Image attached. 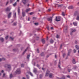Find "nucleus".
Wrapping results in <instances>:
<instances>
[{
  "label": "nucleus",
  "instance_id": "obj_1",
  "mask_svg": "<svg viewBox=\"0 0 79 79\" xmlns=\"http://www.w3.org/2000/svg\"><path fill=\"white\" fill-rule=\"evenodd\" d=\"M76 15H77L76 18L77 20H79V14H78V12L77 11H76L74 15V16H76Z\"/></svg>",
  "mask_w": 79,
  "mask_h": 79
},
{
  "label": "nucleus",
  "instance_id": "obj_2",
  "mask_svg": "<svg viewBox=\"0 0 79 79\" xmlns=\"http://www.w3.org/2000/svg\"><path fill=\"white\" fill-rule=\"evenodd\" d=\"M61 20V17L60 16L56 17V21L57 22L60 21Z\"/></svg>",
  "mask_w": 79,
  "mask_h": 79
},
{
  "label": "nucleus",
  "instance_id": "obj_3",
  "mask_svg": "<svg viewBox=\"0 0 79 79\" xmlns=\"http://www.w3.org/2000/svg\"><path fill=\"white\" fill-rule=\"evenodd\" d=\"M15 73L16 74H19L21 73V70L20 68L17 69V70H16Z\"/></svg>",
  "mask_w": 79,
  "mask_h": 79
},
{
  "label": "nucleus",
  "instance_id": "obj_4",
  "mask_svg": "<svg viewBox=\"0 0 79 79\" xmlns=\"http://www.w3.org/2000/svg\"><path fill=\"white\" fill-rule=\"evenodd\" d=\"M47 20L48 21H50V22H52V17H50L49 18L47 19Z\"/></svg>",
  "mask_w": 79,
  "mask_h": 79
},
{
  "label": "nucleus",
  "instance_id": "obj_5",
  "mask_svg": "<svg viewBox=\"0 0 79 79\" xmlns=\"http://www.w3.org/2000/svg\"><path fill=\"white\" fill-rule=\"evenodd\" d=\"M49 76L50 78H52V77H54L53 74L52 73L50 74L49 75Z\"/></svg>",
  "mask_w": 79,
  "mask_h": 79
},
{
  "label": "nucleus",
  "instance_id": "obj_6",
  "mask_svg": "<svg viewBox=\"0 0 79 79\" xmlns=\"http://www.w3.org/2000/svg\"><path fill=\"white\" fill-rule=\"evenodd\" d=\"M49 73H50V72L48 71V70H47L45 76H48V75H49Z\"/></svg>",
  "mask_w": 79,
  "mask_h": 79
},
{
  "label": "nucleus",
  "instance_id": "obj_7",
  "mask_svg": "<svg viewBox=\"0 0 79 79\" xmlns=\"http://www.w3.org/2000/svg\"><path fill=\"white\" fill-rule=\"evenodd\" d=\"M76 29L72 30V32L70 33V35H73V33L74 32H76Z\"/></svg>",
  "mask_w": 79,
  "mask_h": 79
},
{
  "label": "nucleus",
  "instance_id": "obj_8",
  "mask_svg": "<svg viewBox=\"0 0 79 79\" xmlns=\"http://www.w3.org/2000/svg\"><path fill=\"white\" fill-rule=\"evenodd\" d=\"M10 10H11V8L10 7H7L6 9V11H10Z\"/></svg>",
  "mask_w": 79,
  "mask_h": 79
},
{
  "label": "nucleus",
  "instance_id": "obj_9",
  "mask_svg": "<svg viewBox=\"0 0 79 79\" xmlns=\"http://www.w3.org/2000/svg\"><path fill=\"white\" fill-rule=\"evenodd\" d=\"M22 15L23 17H24V16H26V14L24 12H22Z\"/></svg>",
  "mask_w": 79,
  "mask_h": 79
},
{
  "label": "nucleus",
  "instance_id": "obj_10",
  "mask_svg": "<svg viewBox=\"0 0 79 79\" xmlns=\"http://www.w3.org/2000/svg\"><path fill=\"white\" fill-rule=\"evenodd\" d=\"M11 13H10L8 15V17L9 18H10L11 17Z\"/></svg>",
  "mask_w": 79,
  "mask_h": 79
},
{
  "label": "nucleus",
  "instance_id": "obj_11",
  "mask_svg": "<svg viewBox=\"0 0 79 79\" xmlns=\"http://www.w3.org/2000/svg\"><path fill=\"white\" fill-rule=\"evenodd\" d=\"M23 3L25 5L26 3V0H22Z\"/></svg>",
  "mask_w": 79,
  "mask_h": 79
},
{
  "label": "nucleus",
  "instance_id": "obj_12",
  "mask_svg": "<svg viewBox=\"0 0 79 79\" xmlns=\"http://www.w3.org/2000/svg\"><path fill=\"white\" fill-rule=\"evenodd\" d=\"M60 60H59V64L58 65V68H61V67H60Z\"/></svg>",
  "mask_w": 79,
  "mask_h": 79
},
{
  "label": "nucleus",
  "instance_id": "obj_13",
  "mask_svg": "<svg viewBox=\"0 0 79 79\" xmlns=\"http://www.w3.org/2000/svg\"><path fill=\"white\" fill-rule=\"evenodd\" d=\"M75 47H76V48L77 50H79V46H78L77 45H76L75 46Z\"/></svg>",
  "mask_w": 79,
  "mask_h": 79
},
{
  "label": "nucleus",
  "instance_id": "obj_14",
  "mask_svg": "<svg viewBox=\"0 0 79 79\" xmlns=\"http://www.w3.org/2000/svg\"><path fill=\"white\" fill-rule=\"evenodd\" d=\"M28 48H27L25 50V51L23 52V54L24 55L25 53H26V52L27 50V49Z\"/></svg>",
  "mask_w": 79,
  "mask_h": 79
},
{
  "label": "nucleus",
  "instance_id": "obj_15",
  "mask_svg": "<svg viewBox=\"0 0 79 79\" xmlns=\"http://www.w3.org/2000/svg\"><path fill=\"white\" fill-rule=\"evenodd\" d=\"M71 49H70L68 53V56H69V54H70V52H71Z\"/></svg>",
  "mask_w": 79,
  "mask_h": 79
},
{
  "label": "nucleus",
  "instance_id": "obj_16",
  "mask_svg": "<svg viewBox=\"0 0 79 79\" xmlns=\"http://www.w3.org/2000/svg\"><path fill=\"white\" fill-rule=\"evenodd\" d=\"M42 42L43 44H44L45 42V40L44 39H42Z\"/></svg>",
  "mask_w": 79,
  "mask_h": 79
},
{
  "label": "nucleus",
  "instance_id": "obj_17",
  "mask_svg": "<svg viewBox=\"0 0 79 79\" xmlns=\"http://www.w3.org/2000/svg\"><path fill=\"white\" fill-rule=\"evenodd\" d=\"M72 62L73 64H76V61H75V60H74V59H73Z\"/></svg>",
  "mask_w": 79,
  "mask_h": 79
},
{
  "label": "nucleus",
  "instance_id": "obj_18",
  "mask_svg": "<svg viewBox=\"0 0 79 79\" xmlns=\"http://www.w3.org/2000/svg\"><path fill=\"white\" fill-rule=\"evenodd\" d=\"M0 40L2 41V42H3L4 41V39H3V38H1Z\"/></svg>",
  "mask_w": 79,
  "mask_h": 79
},
{
  "label": "nucleus",
  "instance_id": "obj_19",
  "mask_svg": "<svg viewBox=\"0 0 79 79\" xmlns=\"http://www.w3.org/2000/svg\"><path fill=\"white\" fill-rule=\"evenodd\" d=\"M18 12L19 14V13H20V9H19V8L18 9Z\"/></svg>",
  "mask_w": 79,
  "mask_h": 79
},
{
  "label": "nucleus",
  "instance_id": "obj_20",
  "mask_svg": "<svg viewBox=\"0 0 79 79\" xmlns=\"http://www.w3.org/2000/svg\"><path fill=\"white\" fill-rule=\"evenodd\" d=\"M5 60V58H2V59L0 58V61H2V60Z\"/></svg>",
  "mask_w": 79,
  "mask_h": 79
},
{
  "label": "nucleus",
  "instance_id": "obj_21",
  "mask_svg": "<svg viewBox=\"0 0 79 79\" xmlns=\"http://www.w3.org/2000/svg\"><path fill=\"white\" fill-rule=\"evenodd\" d=\"M7 67L9 69H11V66L10 65H8Z\"/></svg>",
  "mask_w": 79,
  "mask_h": 79
},
{
  "label": "nucleus",
  "instance_id": "obj_22",
  "mask_svg": "<svg viewBox=\"0 0 79 79\" xmlns=\"http://www.w3.org/2000/svg\"><path fill=\"white\" fill-rule=\"evenodd\" d=\"M50 42L51 44H53V40H50Z\"/></svg>",
  "mask_w": 79,
  "mask_h": 79
},
{
  "label": "nucleus",
  "instance_id": "obj_23",
  "mask_svg": "<svg viewBox=\"0 0 79 79\" xmlns=\"http://www.w3.org/2000/svg\"><path fill=\"white\" fill-rule=\"evenodd\" d=\"M73 24H74V26H77V23L74 22Z\"/></svg>",
  "mask_w": 79,
  "mask_h": 79
},
{
  "label": "nucleus",
  "instance_id": "obj_24",
  "mask_svg": "<svg viewBox=\"0 0 79 79\" xmlns=\"http://www.w3.org/2000/svg\"><path fill=\"white\" fill-rule=\"evenodd\" d=\"M30 8L26 10V12H28L29 11H30Z\"/></svg>",
  "mask_w": 79,
  "mask_h": 79
},
{
  "label": "nucleus",
  "instance_id": "obj_25",
  "mask_svg": "<svg viewBox=\"0 0 79 79\" xmlns=\"http://www.w3.org/2000/svg\"><path fill=\"white\" fill-rule=\"evenodd\" d=\"M17 4V3H16V2H15V3L13 5L14 6H16Z\"/></svg>",
  "mask_w": 79,
  "mask_h": 79
},
{
  "label": "nucleus",
  "instance_id": "obj_26",
  "mask_svg": "<svg viewBox=\"0 0 79 79\" xmlns=\"http://www.w3.org/2000/svg\"><path fill=\"white\" fill-rule=\"evenodd\" d=\"M73 6H70L69 7V9H73Z\"/></svg>",
  "mask_w": 79,
  "mask_h": 79
},
{
  "label": "nucleus",
  "instance_id": "obj_27",
  "mask_svg": "<svg viewBox=\"0 0 79 79\" xmlns=\"http://www.w3.org/2000/svg\"><path fill=\"white\" fill-rule=\"evenodd\" d=\"M16 13H15L14 14V18H16Z\"/></svg>",
  "mask_w": 79,
  "mask_h": 79
},
{
  "label": "nucleus",
  "instance_id": "obj_28",
  "mask_svg": "<svg viewBox=\"0 0 79 79\" xmlns=\"http://www.w3.org/2000/svg\"><path fill=\"white\" fill-rule=\"evenodd\" d=\"M62 14L63 16H65V15H64V12H62Z\"/></svg>",
  "mask_w": 79,
  "mask_h": 79
},
{
  "label": "nucleus",
  "instance_id": "obj_29",
  "mask_svg": "<svg viewBox=\"0 0 79 79\" xmlns=\"http://www.w3.org/2000/svg\"><path fill=\"white\" fill-rule=\"evenodd\" d=\"M30 57V55H29L28 56H27V59H29Z\"/></svg>",
  "mask_w": 79,
  "mask_h": 79
},
{
  "label": "nucleus",
  "instance_id": "obj_30",
  "mask_svg": "<svg viewBox=\"0 0 79 79\" xmlns=\"http://www.w3.org/2000/svg\"><path fill=\"white\" fill-rule=\"evenodd\" d=\"M43 76V75H40V78H42V77Z\"/></svg>",
  "mask_w": 79,
  "mask_h": 79
},
{
  "label": "nucleus",
  "instance_id": "obj_31",
  "mask_svg": "<svg viewBox=\"0 0 79 79\" xmlns=\"http://www.w3.org/2000/svg\"><path fill=\"white\" fill-rule=\"evenodd\" d=\"M10 39H11V40H13V39H14V38H13L12 37H10Z\"/></svg>",
  "mask_w": 79,
  "mask_h": 79
},
{
  "label": "nucleus",
  "instance_id": "obj_32",
  "mask_svg": "<svg viewBox=\"0 0 79 79\" xmlns=\"http://www.w3.org/2000/svg\"><path fill=\"white\" fill-rule=\"evenodd\" d=\"M14 1H15V0H10V3H12Z\"/></svg>",
  "mask_w": 79,
  "mask_h": 79
},
{
  "label": "nucleus",
  "instance_id": "obj_33",
  "mask_svg": "<svg viewBox=\"0 0 79 79\" xmlns=\"http://www.w3.org/2000/svg\"><path fill=\"white\" fill-rule=\"evenodd\" d=\"M12 77H13V75H12V74H10V78H11Z\"/></svg>",
  "mask_w": 79,
  "mask_h": 79
},
{
  "label": "nucleus",
  "instance_id": "obj_34",
  "mask_svg": "<svg viewBox=\"0 0 79 79\" xmlns=\"http://www.w3.org/2000/svg\"><path fill=\"white\" fill-rule=\"evenodd\" d=\"M6 40H7V39H8V36H7L6 37Z\"/></svg>",
  "mask_w": 79,
  "mask_h": 79
},
{
  "label": "nucleus",
  "instance_id": "obj_35",
  "mask_svg": "<svg viewBox=\"0 0 79 79\" xmlns=\"http://www.w3.org/2000/svg\"><path fill=\"white\" fill-rule=\"evenodd\" d=\"M75 44H77V41L76 40H75Z\"/></svg>",
  "mask_w": 79,
  "mask_h": 79
},
{
  "label": "nucleus",
  "instance_id": "obj_36",
  "mask_svg": "<svg viewBox=\"0 0 79 79\" xmlns=\"http://www.w3.org/2000/svg\"><path fill=\"white\" fill-rule=\"evenodd\" d=\"M73 52L74 53H76V49H74L73 50Z\"/></svg>",
  "mask_w": 79,
  "mask_h": 79
},
{
  "label": "nucleus",
  "instance_id": "obj_37",
  "mask_svg": "<svg viewBox=\"0 0 79 79\" xmlns=\"http://www.w3.org/2000/svg\"><path fill=\"white\" fill-rule=\"evenodd\" d=\"M16 23H14L13 24V26H16Z\"/></svg>",
  "mask_w": 79,
  "mask_h": 79
},
{
  "label": "nucleus",
  "instance_id": "obj_38",
  "mask_svg": "<svg viewBox=\"0 0 79 79\" xmlns=\"http://www.w3.org/2000/svg\"><path fill=\"white\" fill-rule=\"evenodd\" d=\"M30 75L31 76H33V75L32 74V73H30Z\"/></svg>",
  "mask_w": 79,
  "mask_h": 79
},
{
  "label": "nucleus",
  "instance_id": "obj_39",
  "mask_svg": "<svg viewBox=\"0 0 79 79\" xmlns=\"http://www.w3.org/2000/svg\"><path fill=\"white\" fill-rule=\"evenodd\" d=\"M24 66V64H21V67H23Z\"/></svg>",
  "mask_w": 79,
  "mask_h": 79
},
{
  "label": "nucleus",
  "instance_id": "obj_40",
  "mask_svg": "<svg viewBox=\"0 0 79 79\" xmlns=\"http://www.w3.org/2000/svg\"><path fill=\"white\" fill-rule=\"evenodd\" d=\"M34 24L36 26H37V25H38V23H35Z\"/></svg>",
  "mask_w": 79,
  "mask_h": 79
},
{
  "label": "nucleus",
  "instance_id": "obj_41",
  "mask_svg": "<svg viewBox=\"0 0 79 79\" xmlns=\"http://www.w3.org/2000/svg\"><path fill=\"white\" fill-rule=\"evenodd\" d=\"M41 55L42 56H43L44 55V53L43 52L41 54Z\"/></svg>",
  "mask_w": 79,
  "mask_h": 79
},
{
  "label": "nucleus",
  "instance_id": "obj_42",
  "mask_svg": "<svg viewBox=\"0 0 79 79\" xmlns=\"http://www.w3.org/2000/svg\"><path fill=\"white\" fill-rule=\"evenodd\" d=\"M56 38L57 39H58L59 38V36H58V35H56Z\"/></svg>",
  "mask_w": 79,
  "mask_h": 79
},
{
  "label": "nucleus",
  "instance_id": "obj_43",
  "mask_svg": "<svg viewBox=\"0 0 79 79\" xmlns=\"http://www.w3.org/2000/svg\"><path fill=\"white\" fill-rule=\"evenodd\" d=\"M26 76L27 78L28 79H29V77L28 75H27Z\"/></svg>",
  "mask_w": 79,
  "mask_h": 79
},
{
  "label": "nucleus",
  "instance_id": "obj_44",
  "mask_svg": "<svg viewBox=\"0 0 79 79\" xmlns=\"http://www.w3.org/2000/svg\"><path fill=\"white\" fill-rule=\"evenodd\" d=\"M63 5H58V7H60V6H61Z\"/></svg>",
  "mask_w": 79,
  "mask_h": 79
},
{
  "label": "nucleus",
  "instance_id": "obj_45",
  "mask_svg": "<svg viewBox=\"0 0 79 79\" xmlns=\"http://www.w3.org/2000/svg\"><path fill=\"white\" fill-rule=\"evenodd\" d=\"M64 31H67V28H66L65 29H64Z\"/></svg>",
  "mask_w": 79,
  "mask_h": 79
},
{
  "label": "nucleus",
  "instance_id": "obj_46",
  "mask_svg": "<svg viewBox=\"0 0 79 79\" xmlns=\"http://www.w3.org/2000/svg\"><path fill=\"white\" fill-rule=\"evenodd\" d=\"M73 69H76V67H74L73 68Z\"/></svg>",
  "mask_w": 79,
  "mask_h": 79
},
{
  "label": "nucleus",
  "instance_id": "obj_47",
  "mask_svg": "<svg viewBox=\"0 0 79 79\" xmlns=\"http://www.w3.org/2000/svg\"><path fill=\"white\" fill-rule=\"evenodd\" d=\"M70 71H71V69H68V71H69V72H70Z\"/></svg>",
  "mask_w": 79,
  "mask_h": 79
},
{
  "label": "nucleus",
  "instance_id": "obj_48",
  "mask_svg": "<svg viewBox=\"0 0 79 79\" xmlns=\"http://www.w3.org/2000/svg\"><path fill=\"white\" fill-rule=\"evenodd\" d=\"M66 55V54H63V57H64V56Z\"/></svg>",
  "mask_w": 79,
  "mask_h": 79
},
{
  "label": "nucleus",
  "instance_id": "obj_49",
  "mask_svg": "<svg viewBox=\"0 0 79 79\" xmlns=\"http://www.w3.org/2000/svg\"><path fill=\"white\" fill-rule=\"evenodd\" d=\"M36 71H37L36 70H34V73H36Z\"/></svg>",
  "mask_w": 79,
  "mask_h": 79
},
{
  "label": "nucleus",
  "instance_id": "obj_50",
  "mask_svg": "<svg viewBox=\"0 0 79 79\" xmlns=\"http://www.w3.org/2000/svg\"><path fill=\"white\" fill-rule=\"evenodd\" d=\"M37 53H39V49H37Z\"/></svg>",
  "mask_w": 79,
  "mask_h": 79
},
{
  "label": "nucleus",
  "instance_id": "obj_51",
  "mask_svg": "<svg viewBox=\"0 0 79 79\" xmlns=\"http://www.w3.org/2000/svg\"><path fill=\"white\" fill-rule=\"evenodd\" d=\"M30 14L31 15H32V14H33V12H31L30 13Z\"/></svg>",
  "mask_w": 79,
  "mask_h": 79
},
{
  "label": "nucleus",
  "instance_id": "obj_52",
  "mask_svg": "<svg viewBox=\"0 0 79 79\" xmlns=\"http://www.w3.org/2000/svg\"><path fill=\"white\" fill-rule=\"evenodd\" d=\"M37 67H38V68H39V66H40L39 65L37 64Z\"/></svg>",
  "mask_w": 79,
  "mask_h": 79
},
{
  "label": "nucleus",
  "instance_id": "obj_53",
  "mask_svg": "<svg viewBox=\"0 0 79 79\" xmlns=\"http://www.w3.org/2000/svg\"><path fill=\"white\" fill-rule=\"evenodd\" d=\"M67 77H69H69H70V76L69 75H68L67 76Z\"/></svg>",
  "mask_w": 79,
  "mask_h": 79
},
{
  "label": "nucleus",
  "instance_id": "obj_54",
  "mask_svg": "<svg viewBox=\"0 0 79 79\" xmlns=\"http://www.w3.org/2000/svg\"><path fill=\"white\" fill-rule=\"evenodd\" d=\"M9 2H7L6 3V5H7L8 4V3Z\"/></svg>",
  "mask_w": 79,
  "mask_h": 79
},
{
  "label": "nucleus",
  "instance_id": "obj_55",
  "mask_svg": "<svg viewBox=\"0 0 79 79\" xmlns=\"http://www.w3.org/2000/svg\"><path fill=\"white\" fill-rule=\"evenodd\" d=\"M28 21H30V18L29 17L28 18Z\"/></svg>",
  "mask_w": 79,
  "mask_h": 79
},
{
  "label": "nucleus",
  "instance_id": "obj_56",
  "mask_svg": "<svg viewBox=\"0 0 79 79\" xmlns=\"http://www.w3.org/2000/svg\"><path fill=\"white\" fill-rule=\"evenodd\" d=\"M36 40H39V37H36Z\"/></svg>",
  "mask_w": 79,
  "mask_h": 79
},
{
  "label": "nucleus",
  "instance_id": "obj_57",
  "mask_svg": "<svg viewBox=\"0 0 79 79\" xmlns=\"http://www.w3.org/2000/svg\"><path fill=\"white\" fill-rule=\"evenodd\" d=\"M47 28L48 29V30H49V27H47Z\"/></svg>",
  "mask_w": 79,
  "mask_h": 79
},
{
  "label": "nucleus",
  "instance_id": "obj_58",
  "mask_svg": "<svg viewBox=\"0 0 79 79\" xmlns=\"http://www.w3.org/2000/svg\"><path fill=\"white\" fill-rule=\"evenodd\" d=\"M5 73H4L3 75V77H4V76H5Z\"/></svg>",
  "mask_w": 79,
  "mask_h": 79
},
{
  "label": "nucleus",
  "instance_id": "obj_59",
  "mask_svg": "<svg viewBox=\"0 0 79 79\" xmlns=\"http://www.w3.org/2000/svg\"><path fill=\"white\" fill-rule=\"evenodd\" d=\"M56 79H61V78H58V77H57Z\"/></svg>",
  "mask_w": 79,
  "mask_h": 79
},
{
  "label": "nucleus",
  "instance_id": "obj_60",
  "mask_svg": "<svg viewBox=\"0 0 79 79\" xmlns=\"http://www.w3.org/2000/svg\"><path fill=\"white\" fill-rule=\"evenodd\" d=\"M47 58H48V57H49V55H48L47 56Z\"/></svg>",
  "mask_w": 79,
  "mask_h": 79
},
{
  "label": "nucleus",
  "instance_id": "obj_61",
  "mask_svg": "<svg viewBox=\"0 0 79 79\" xmlns=\"http://www.w3.org/2000/svg\"><path fill=\"white\" fill-rule=\"evenodd\" d=\"M51 29H53V27H51Z\"/></svg>",
  "mask_w": 79,
  "mask_h": 79
},
{
  "label": "nucleus",
  "instance_id": "obj_62",
  "mask_svg": "<svg viewBox=\"0 0 79 79\" xmlns=\"http://www.w3.org/2000/svg\"><path fill=\"white\" fill-rule=\"evenodd\" d=\"M57 57V56H56V55H55V58H56Z\"/></svg>",
  "mask_w": 79,
  "mask_h": 79
},
{
  "label": "nucleus",
  "instance_id": "obj_63",
  "mask_svg": "<svg viewBox=\"0 0 79 79\" xmlns=\"http://www.w3.org/2000/svg\"><path fill=\"white\" fill-rule=\"evenodd\" d=\"M3 72H4L3 70H2V71H1V73H3Z\"/></svg>",
  "mask_w": 79,
  "mask_h": 79
},
{
  "label": "nucleus",
  "instance_id": "obj_64",
  "mask_svg": "<svg viewBox=\"0 0 79 79\" xmlns=\"http://www.w3.org/2000/svg\"><path fill=\"white\" fill-rule=\"evenodd\" d=\"M23 79H26V78H25V77H23Z\"/></svg>",
  "mask_w": 79,
  "mask_h": 79
}]
</instances>
